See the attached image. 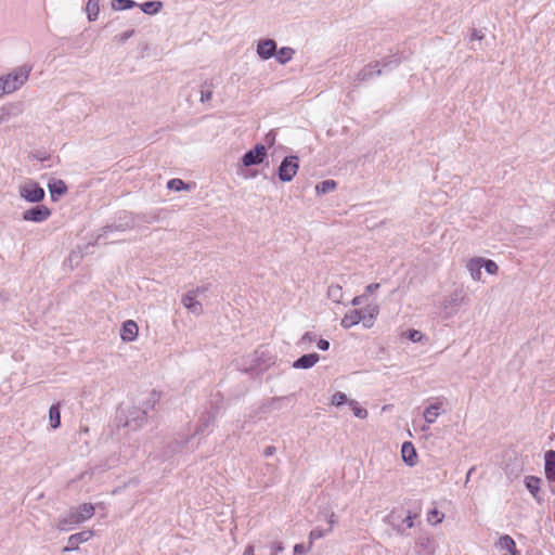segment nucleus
Masks as SVG:
<instances>
[{"label": "nucleus", "instance_id": "f257e3e1", "mask_svg": "<svg viewBox=\"0 0 555 555\" xmlns=\"http://www.w3.org/2000/svg\"><path fill=\"white\" fill-rule=\"evenodd\" d=\"M159 400V393L155 390L149 391L138 401L122 402L116 412L115 422L118 427L137 430L141 428L145 422L150 410H153Z\"/></svg>", "mask_w": 555, "mask_h": 555}, {"label": "nucleus", "instance_id": "f03ea898", "mask_svg": "<svg viewBox=\"0 0 555 555\" xmlns=\"http://www.w3.org/2000/svg\"><path fill=\"white\" fill-rule=\"evenodd\" d=\"M400 62L401 60L397 56H390L383 59L382 61H377L374 65H366L357 74L356 81L358 83L369 81L384 73L395 69L399 66Z\"/></svg>", "mask_w": 555, "mask_h": 555}, {"label": "nucleus", "instance_id": "7ed1b4c3", "mask_svg": "<svg viewBox=\"0 0 555 555\" xmlns=\"http://www.w3.org/2000/svg\"><path fill=\"white\" fill-rule=\"evenodd\" d=\"M33 67L24 64L7 75H2V79L5 82L7 92L12 93L18 90L29 77Z\"/></svg>", "mask_w": 555, "mask_h": 555}, {"label": "nucleus", "instance_id": "20e7f679", "mask_svg": "<svg viewBox=\"0 0 555 555\" xmlns=\"http://www.w3.org/2000/svg\"><path fill=\"white\" fill-rule=\"evenodd\" d=\"M466 298L467 297L463 288H455L450 295L443 297L440 302L443 318H451L456 314Z\"/></svg>", "mask_w": 555, "mask_h": 555}, {"label": "nucleus", "instance_id": "39448f33", "mask_svg": "<svg viewBox=\"0 0 555 555\" xmlns=\"http://www.w3.org/2000/svg\"><path fill=\"white\" fill-rule=\"evenodd\" d=\"M20 196L28 202L34 204H39L44 199L46 191L36 181L29 180L25 184L20 186Z\"/></svg>", "mask_w": 555, "mask_h": 555}, {"label": "nucleus", "instance_id": "423d86ee", "mask_svg": "<svg viewBox=\"0 0 555 555\" xmlns=\"http://www.w3.org/2000/svg\"><path fill=\"white\" fill-rule=\"evenodd\" d=\"M299 169V158L296 155L285 156L278 168V177L282 182H291Z\"/></svg>", "mask_w": 555, "mask_h": 555}, {"label": "nucleus", "instance_id": "0eeeda50", "mask_svg": "<svg viewBox=\"0 0 555 555\" xmlns=\"http://www.w3.org/2000/svg\"><path fill=\"white\" fill-rule=\"evenodd\" d=\"M50 216L51 209L46 205L38 204L23 211L22 219L24 221L40 223L46 221Z\"/></svg>", "mask_w": 555, "mask_h": 555}, {"label": "nucleus", "instance_id": "6e6552de", "mask_svg": "<svg viewBox=\"0 0 555 555\" xmlns=\"http://www.w3.org/2000/svg\"><path fill=\"white\" fill-rule=\"evenodd\" d=\"M267 156V149L263 144H256L247 151L242 157V164L245 167L260 165Z\"/></svg>", "mask_w": 555, "mask_h": 555}, {"label": "nucleus", "instance_id": "1a4fd4ad", "mask_svg": "<svg viewBox=\"0 0 555 555\" xmlns=\"http://www.w3.org/2000/svg\"><path fill=\"white\" fill-rule=\"evenodd\" d=\"M416 514H412L411 512L408 513V515L404 518H401L397 515L396 512H392L389 515V520L393 529L399 534H405V530L410 529L414 526V518L416 517Z\"/></svg>", "mask_w": 555, "mask_h": 555}, {"label": "nucleus", "instance_id": "9d476101", "mask_svg": "<svg viewBox=\"0 0 555 555\" xmlns=\"http://www.w3.org/2000/svg\"><path fill=\"white\" fill-rule=\"evenodd\" d=\"M201 288L189 291L183 297H182V304L183 306L193 314H201L203 312V306L197 300V296L201 293Z\"/></svg>", "mask_w": 555, "mask_h": 555}, {"label": "nucleus", "instance_id": "9b49d317", "mask_svg": "<svg viewBox=\"0 0 555 555\" xmlns=\"http://www.w3.org/2000/svg\"><path fill=\"white\" fill-rule=\"evenodd\" d=\"M218 415V410L212 408L202 414L198 424L195 428V435H205L208 433L209 427L215 423Z\"/></svg>", "mask_w": 555, "mask_h": 555}, {"label": "nucleus", "instance_id": "f8f14e48", "mask_svg": "<svg viewBox=\"0 0 555 555\" xmlns=\"http://www.w3.org/2000/svg\"><path fill=\"white\" fill-rule=\"evenodd\" d=\"M80 524H82V521L80 520V517L75 508L70 509L66 515L59 519L57 528L61 531H69Z\"/></svg>", "mask_w": 555, "mask_h": 555}, {"label": "nucleus", "instance_id": "ddd939ff", "mask_svg": "<svg viewBox=\"0 0 555 555\" xmlns=\"http://www.w3.org/2000/svg\"><path fill=\"white\" fill-rule=\"evenodd\" d=\"M92 535L93 533L90 530H83L72 534L68 538L67 545L63 547V552H72L78 550L79 544L87 542L91 539Z\"/></svg>", "mask_w": 555, "mask_h": 555}, {"label": "nucleus", "instance_id": "4468645a", "mask_svg": "<svg viewBox=\"0 0 555 555\" xmlns=\"http://www.w3.org/2000/svg\"><path fill=\"white\" fill-rule=\"evenodd\" d=\"M276 53V42L273 39H262L257 44V54L261 60H269Z\"/></svg>", "mask_w": 555, "mask_h": 555}, {"label": "nucleus", "instance_id": "2eb2a0df", "mask_svg": "<svg viewBox=\"0 0 555 555\" xmlns=\"http://www.w3.org/2000/svg\"><path fill=\"white\" fill-rule=\"evenodd\" d=\"M442 408V402L437 401L430 405H428L423 413L424 420L426 422V426L422 427V430H427L430 424H434L438 416L440 415V410Z\"/></svg>", "mask_w": 555, "mask_h": 555}, {"label": "nucleus", "instance_id": "dca6fc26", "mask_svg": "<svg viewBox=\"0 0 555 555\" xmlns=\"http://www.w3.org/2000/svg\"><path fill=\"white\" fill-rule=\"evenodd\" d=\"M416 546L420 548V555H434L435 541L429 534H421L416 539Z\"/></svg>", "mask_w": 555, "mask_h": 555}, {"label": "nucleus", "instance_id": "f3484780", "mask_svg": "<svg viewBox=\"0 0 555 555\" xmlns=\"http://www.w3.org/2000/svg\"><path fill=\"white\" fill-rule=\"evenodd\" d=\"M319 360L320 356L318 353H306L293 362V367L299 370H308L314 366L319 362Z\"/></svg>", "mask_w": 555, "mask_h": 555}, {"label": "nucleus", "instance_id": "a211bd4d", "mask_svg": "<svg viewBox=\"0 0 555 555\" xmlns=\"http://www.w3.org/2000/svg\"><path fill=\"white\" fill-rule=\"evenodd\" d=\"M361 320L363 326L370 328L373 326L376 317L378 315L379 309L377 305H367L365 308L360 309Z\"/></svg>", "mask_w": 555, "mask_h": 555}, {"label": "nucleus", "instance_id": "6ab92c4d", "mask_svg": "<svg viewBox=\"0 0 555 555\" xmlns=\"http://www.w3.org/2000/svg\"><path fill=\"white\" fill-rule=\"evenodd\" d=\"M544 473L550 482H555V451L548 450L544 454Z\"/></svg>", "mask_w": 555, "mask_h": 555}, {"label": "nucleus", "instance_id": "aec40b11", "mask_svg": "<svg viewBox=\"0 0 555 555\" xmlns=\"http://www.w3.org/2000/svg\"><path fill=\"white\" fill-rule=\"evenodd\" d=\"M51 201L55 202L57 198L67 192L66 183L61 179H53L48 183Z\"/></svg>", "mask_w": 555, "mask_h": 555}, {"label": "nucleus", "instance_id": "412c9836", "mask_svg": "<svg viewBox=\"0 0 555 555\" xmlns=\"http://www.w3.org/2000/svg\"><path fill=\"white\" fill-rule=\"evenodd\" d=\"M138 325L134 321L128 320L122 324L120 337L124 341H133L138 336Z\"/></svg>", "mask_w": 555, "mask_h": 555}, {"label": "nucleus", "instance_id": "4be33fe9", "mask_svg": "<svg viewBox=\"0 0 555 555\" xmlns=\"http://www.w3.org/2000/svg\"><path fill=\"white\" fill-rule=\"evenodd\" d=\"M496 545L500 550L507 551L505 555H520V552L517 550L514 539L508 534L500 537Z\"/></svg>", "mask_w": 555, "mask_h": 555}, {"label": "nucleus", "instance_id": "5701e85b", "mask_svg": "<svg viewBox=\"0 0 555 555\" xmlns=\"http://www.w3.org/2000/svg\"><path fill=\"white\" fill-rule=\"evenodd\" d=\"M401 455L403 462L409 466H414L416 463V450L411 442H403L401 447Z\"/></svg>", "mask_w": 555, "mask_h": 555}, {"label": "nucleus", "instance_id": "b1692460", "mask_svg": "<svg viewBox=\"0 0 555 555\" xmlns=\"http://www.w3.org/2000/svg\"><path fill=\"white\" fill-rule=\"evenodd\" d=\"M540 483L541 478L535 476H527L525 478V486L527 490L531 493V495L538 501L541 502L542 499L540 496Z\"/></svg>", "mask_w": 555, "mask_h": 555}, {"label": "nucleus", "instance_id": "393cba45", "mask_svg": "<svg viewBox=\"0 0 555 555\" xmlns=\"http://www.w3.org/2000/svg\"><path fill=\"white\" fill-rule=\"evenodd\" d=\"M362 322L361 320V311L358 309L351 310L347 312L344 318L341 319L340 325L344 328H350L357 324Z\"/></svg>", "mask_w": 555, "mask_h": 555}, {"label": "nucleus", "instance_id": "a878e982", "mask_svg": "<svg viewBox=\"0 0 555 555\" xmlns=\"http://www.w3.org/2000/svg\"><path fill=\"white\" fill-rule=\"evenodd\" d=\"M466 267H467V270H468L472 279L474 281H480V279H481V269L483 268V266H482V258L470 259L467 262Z\"/></svg>", "mask_w": 555, "mask_h": 555}, {"label": "nucleus", "instance_id": "bb28decb", "mask_svg": "<svg viewBox=\"0 0 555 555\" xmlns=\"http://www.w3.org/2000/svg\"><path fill=\"white\" fill-rule=\"evenodd\" d=\"M140 10L147 15H155L159 13L163 10V2L155 0V1H146L138 5Z\"/></svg>", "mask_w": 555, "mask_h": 555}, {"label": "nucleus", "instance_id": "cd10ccee", "mask_svg": "<svg viewBox=\"0 0 555 555\" xmlns=\"http://www.w3.org/2000/svg\"><path fill=\"white\" fill-rule=\"evenodd\" d=\"M50 426L56 429L61 426V406L60 403H54L49 409Z\"/></svg>", "mask_w": 555, "mask_h": 555}, {"label": "nucleus", "instance_id": "c85d7f7f", "mask_svg": "<svg viewBox=\"0 0 555 555\" xmlns=\"http://www.w3.org/2000/svg\"><path fill=\"white\" fill-rule=\"evenodd\" d=\"M295 54V50L291 47H282L280 50H276L275 57L276 61L284 65L288 63Z\"/></svg>", "mask_w": 555, "mask_h": 555}, {"label": "nucleus", "instance_id": "c756f323", "mask_svg": "<svg viewBox=\"0 0 555 555\" xmlns=\"http://www.w3.org/2000/svg\"><path fill=\"white\" fill-rule=\"evenodd\" d=\"M139 3H137L134 0H112L111 1V8L114 11H126L133 8H137Z\"/></svg>", "mask_w": 555, "mask_h": 555}, {"label": "nucleus", "instance_id": "7c9ffc66", "mask_svg": "<svg viewBox=\"0 0 555 555\" xmlns=\"http://www.w3.org/2000/svg\"><path fill=\"white\" fill-rule=\"evenodd\" d=\"M76 511L80 517V520L83 522L92 517L94 514V506L90 503H85L79 505Z\"/></svg>", "mask_w": 555, "mask_h": 555}, {"label": "nucleus", "instance_id": "2f4dec72", "mask_svg": "<svg viewBox=\"0 0 555 555\" xmlns=\"http://www.w3.org/2000/svg\"><path fill=\"white\" fill-rule=\"evenodd\" d=\"M86 12L89 21L96 20L100 12V0H89L86 7Z\"/></svg>", "mask_w": 555, "mask_h": 555}, {"label": "nucleus", "instance_id": "473e14b6", "mask_svg": "<svg viewBox=\"0 0 555 555\" xmlns=\"http://www.w3.org/2000/svg\"><path fill=\"white\" fill-rule=\"evenodd\" d=\"M337 183L334 180H324L315 185V192L318 195H324L333 190H335Z\"/></svg>", "mask_w": 555, "mask_h": 555}, {"label": "nucleus", "instance_id": "72a5a7b5", "mask_svg": "<svg viewBox=\"0 0 555 555\" xmlns=\"http://www.w3.org/2000/svg\"><path fill=\"white\" fill-rule=\"evenodd\" d=\"M327 296L333 302L339 304L343 299V288L337 284L328 286Z\"/></svg>", "mask_w": 555, "mask_h": 555}, {"label": "nucleus", "instance_id": "f704fd0d", "mask_svg": "<svg viewBox=\"0 0 555 555\" xmlns=\"http://www.w3.org/2000/svg\"><path fill=\"white\" fill-rule=\"evenodd\" d=\"M348 405L350 406V409L352 410L353 412V415L358 418H366L367 416V410L360 406L358 401L351 399L350 402H348Z\"/></svg>", "mask_w": 555, "mask_h": 555}, {"label": "nucleus", "instance_id": "c9c22d12", "mask_svg": "<svg viewBox=\"0 0 555 555\" xmlns=\"http://www.w3.org/2000/svg\"><path fill=\"white\" fill-rule=\"evenodd\" d=\"M351 399H348L346 393L341 392V391H336L333 396H332V399H331V403L334 405V406H341L344 404H348V402H350Z\"/></svg>", "mask_w": 555, "mask_h": 555}, {"label": "nucleus", "instance_id": "e433bc0d", "mask_svg": "<svg viewBox=\"0 0 555 555\" xmlns=\"http://www.w3.org/2000/svg\"><path fill=\"white\" fill-rule=\"evenodd\" d=\"M318 340V335L313 332H306L300 340L297 343V346L306 349V344H312Z\"/></svg>", "mask_w": 555, "mask_h": 555}, {"label": "nucleus", "instance_id": "4c0bfd02", "mask_svg": "<svg viewBox=\"0 0 555 555\" xmlns=\"http://www.w3.org/2000/svg\"><path fill=\"white\" fill-rule=\"evenodd\" d=\"M167 188L173 191L189 190V185L178 178L169 180L167 183Z\"/></svg>", "mask_w": 555, "mask_h": 555}, {"label": "nucleus", "instance_id": "58836bf2", "mask_svg": "<svg viewBox=\"0 0 555 555\" xmlns=\"http://www.w3.org/2000/svg\"><path fill=\"white\" fill-rule=\"evenodd\" d=\"M330 531L327 529H321L319 527L312 529L309 533V544L312 545L313 541L325 537Z\"/></svg>", "mask_w": 555, "mask_h": 555}, {"label": "nucleus", "instance_id": "ea45409f", "mask_svg": "<svg viewBox=\"0 0 555 555\" xmlns=\"http://www.w3.org/2000/svg\"><path fill=\"white\" fill-rule=\"evenodd\" d=\"M443 517L444 515L442 513H440L437 508H434L428 513L427 520L433 525H437L442 521Z\"/></svg>", "mask_w": 555, "mask_h": 555}, {"label": "nucleus", "instance_id": "a19ab883", "mask_svg": "<svg viewBox=\"0 0 555 555\" xmlns=\"http://www.w3.org/2000/svg\"><path fill=\"white\" fill-rule=\"evenodd\" d=\"M482 266L489 274H495L499 270L498 264L491 259H482Z\"/></svg>", "mask_w": 555, "mask_h": 555}, {"label": "nucleus", "instance_id": "79ce46f5", "mask_svg": "<svg viewBox=\"0 0 555 555\" xmlns=\"http://www.w3.org/2000/svg\"><path fill=\"white\" fill-rule=\"evenodd\" d=\"M134 34V30H127L121 34H118L114 37V41H117L118 43L122 44L125 43L130 37H132Z\"/></svg>", "mask_w": 555, "mask_h": 555}, {"label": "nucleus", "instance_id": "37998d69", "mask_svg": "<svg viewBox=\"0 0 555 555\" xmlns=\"http://www.w3.org/2000/svg\"><path fill=\"white\" fill-rule=\"evenodd\" d=\"M408 337L410 340L416 343V341H420L423 337L422 333L420 331H416V330H409L408 331Z\"/></svg>", "mask_w": 555, "mask_h": 555}, {"label": "nucleus", "instance_id": "c03bdc74", "mask_svg": "<svg viewBox=\"0 0 555 555\" xmlns=\"http://www.w3.org/2000/svg\"><path fill=\"white\" fill-rule=\"evenodd\" d=\"M284 550V546L282 545L281 542H273L271 544V554L272 555H278L279 553L283 552Z\"/></svg>", "mask_w": 555, "mask_h": 555}, {"label": "nucleus", "instance_id": "a18cd8bd", "mask_svg": "<svg viewBox=\"0 0 555 555\" xmlns=\"http://www.w3.org/2000/svg\"><path fill=\"white\" fill-rule=\"evenodd\" d=\"M380 287V284L379 283H372V284H369L366 287H365V292L364 294H366V297L370 295V294H373L375 293L377 289H379Z\"/></svg>", "mask_w": 555, "mask_h": 555}, {"label": "nucleus", "instance_id": "49530a36", "mask_svg": "<svg viewBox=\"0 0 555 555\" xmlns=\"http://www.w3.org/2000/svg\"><path fill=\"white\" fill-rule=\"evenodd\" d=\"M317 346H318V348H319L320 350H322V351H326V350H328V348H330V341H328V340H326V339L321 338V339H318V340H317Z\"/></svg>", "mask_w": 555, "mask_h": 555}, {"label": "nucleus", "instance_id": "de8ad7c7", "mask_svg": "<svg viewBox=\"0 0 555 555\" xmlns=\"http://www.w3.org/2000/svg\"><path fill=\"white\" fill-rule=\"evenodd\" d=\"M211 95H212V92L211 90L207 89V90H202L201 91V102L205 103L207 101H209L211 99Z\"/></svg>", "mask_w": 555, "mask_h": 555}, {"label": "nucleus", "instance_id": "09e8293b", "mask_svg": "<svg viewBox=\"0 0 555 555\" xmlns=\"http://www.w3.org/2000/svg\"><path fill=\"white\" fill-rule=\"evenodd\" d=\"M364 298H366V294H362L360 296H356L352 300H351V305L352 306H360L363 304V300Z\"/></svg>", "mask_w": 555, "mask_h": 555}, {"label": "nucleus", "instance_id": "8fccbe9b", "mask_svg": "<svg viewBox=\"0 0 555 555\" xmlns=\"http://www.w3.org/2000/svg\"><path fill=\"white\" fill-rule=\"evenodd\" d=\"M276 452V449L275 447L273 446H268L264 448L263 450V455L269 457V456H272L274 453Z\"/></svg>", "mask_w": 555, "mask_h": 555}, {"label": "nucleus", "instance_id": "3c124183", "mask_svg": "<svg viewBox=\"0 0 555 555\" xmlns=\"http://www.w3.org/2000/svg\"><path fill=\"white\" fill-rule=\"evenodd\" d=\"M483 37H485V35H483L482 30H480V29H474L472 33L473 39L481 40Z\"/></svg>", "mask_w": 555, "mask_h": 555}, {"label": "nucleus", "instance_id": "603ef678", "mask_svg": "<svg viewBox=\"0 0 555 555\" xmlns=\"http://www.w3.org/2000/svg\"><path fill=\"white\" fill-rule=\"evenodd\" d=\"M274 141H275V134L271 131V132H269V133L266 135V142H267L269 145H272V144H274Z\"/></svg>", "mask_w": 555, "mask_h": 555}, {"label": "nucleus", "instance_id": "864d4df0", "mask_svg": "<svg viewBox=\"0 0 555 555\" xmlns=\"http://www.w3.org/2000/svg\"><path fill=\"white\" fill-rule=\"evenodd\" d=\"M336 520H335V515L334 513H332L330 516H328V528H327V531H332L333 530V526L335 525Z\"/></svg>", "mask_w": 555, "mask_h": 555}, {"label": "nucleus", "instance_id": "5fc2aeb1", "mask_svg": "<svg viewBox=\"0 0 555 555\" xmlns=\"http://www.w3.org/2000/svg\"><path fill=\"white\" fill-rule=\"evenodd\" d=\"M3 94H9V92H7L5 82L3 81L2 77L0 76V98Z\"/></svg>", "mask_w": 555, "mask_h": 555}, {"label": "nucleus", "instance_id": "6e6d98bb", "mask_svg": "<svg viewBox=\"0 0 555 555\" xmlns=\"http://www.w3.org/2000/svg\"><path fill=\"white\" fill-rule=\"evenodd\" d=\"M306 552V547L302 544H296L294 546V553L295 554H302Z\"/></svg>", "mask_w": 555, "mask_h": 555}, {"label": "nucleus", "instance_id": "4d7b16f0", "mask_svg": "<svg viewBox=\"0 0 555 555\" xmlns=\"http://www.w3.org/2000/svg\"><path fill=\"white\" fill-rule=\"evenodd\" d=\"M259 359V351H255V353L253 354V361H257Z\"/></svg>", "mask_w": 555, "mask_h": 555}, {"label": "nucleus", "instance_id": "13d9d810", "mask_svg": "<svg viewBox=\"0 0 555 555\" xmlns=\"http://www.w3.org/2000/svg\"><path fill=\"white\" fill-rule=\"evenodd\" d=\"M75 258H78V255H77V254H75V253H72V254L69 255V258H68V259H69V261H73Z\"/></svg>", "mask_w": 555, "mask_h": 555}, {"label": "nucleus", "instance_id": "bf43d9fd", "mask_svg": "<svg viewBox=\"0 0 555 555\" xmlns=\"http://www.w3.org/2000/svg\"><path fill=\"white\" fill-rule=\"evenodd\" d=\"M244 555H254L253 550L251 548L246 550Z\"/></svg>", "mask_w": 555, "mask_h": 555}, {"label": "nucleus", "instance_id": "052dcab7", "mask_svg": "<svg viewBox=\"0 0 555 555\" xmlns=\"http://www.w3.org/2000/svg\"><path fill=\"white\" fill-rule=\"evenodd\" d=\"M105 229H106V232H107V231H111V225H107V224H106V225H105Z\"/></svg>", "mask_w": 555, "mask_h": 555}, {"label": "nucleus", "instance_id": "680f3d73", "mask_svg": "<svg viewBox=\"0 0 555 555\" xmlns=\"http://www.w3.org/2000/svg\"><path fill=\"white\" fill-rule=\"evenodd\" d=\"M473 469H474V468H472V469H469V470H468L467 478H468V477H469V475L472 474Z\"/></svg>", "mask_w": 555, "mask_h": 555}]
</instances>
